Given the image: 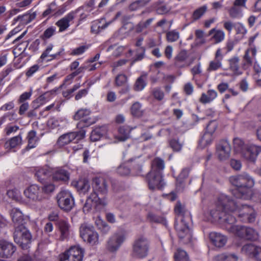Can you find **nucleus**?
Instances as JSON below:
<instances>
[{
	"instance_id": "obj_53",
	"label": "nucleus",
	"mask_w": 261,
	"mask_h": 261,
	"mask_svg": "<svg viewBox=\"0 0 261 261\" xmlns=\"http://www.w3.org/2000/svg\"><path fill=\"white\" fill-rule=\"evenodd\" d=\"M169 144L174 151H179L181 150L183 143L180 142L178 140L173 139L170 141Z\"/></svg>"
},
{
	"instance_id": "obj_45",
	"label": "nucleus",
	"mask_w": 261,
	"mask_h": 261,
	"mask_svg": "<svg viewBox=\"0 0 261 261\" xmlns=\"http://www.w3.org/2000/svg\"><path fill=\"white\" fill-rule=\"evenodd\" d=\"M190 172V169L186 168L182 169L178 177L177 178V186H182L183 180L187 178Z\"/></svg>"
},
{
	"instance_id": "obj_15",
	"label": "nucleus",
	"mask_w": 261,
	"mask_h": 261,
	"mask_svg": "<svg viewBox=\"0 0 261 261\" xmlns=\"http://www.w3.org/2000/svg\"><path fill=\"white\" fill-rule=\"evenodd\" d=\"M16 250V247L13 243L4 240L0 241V257L10 258Z\"/></svg>"
},
{
	"instance_id": "obj_63",
	"label": "nucleus",
	"mask_w": 261,
	"mask_h": 261,
	"mask_svg": "<svg viewBox=\"0 0 261 261\" xmlns=\"http://www.w3.org/2000/svg\"><path fill=\"white\" fill-rule=\"evenodd\" d=\"M56 31V28L51 27L47 29L43 33V36L45 38L48 39L51 37Z\"/></svg>"
},
{
	"instance_id": "obj_40",
	"label": "nucleus",
	"mask_w": 261,
	"mask_h": 261,
	"mask_svg": "<svg viewBox=\"0 0 261 261\" xmlns=\"http://www.w3.org/2000/svg\"><path fill=\"white\" fill-rule=\"evenodd\" d=\"M257 246L252 244H248L243 246L242 251L246 255L254 257Z\"/></svg>"
},
{
	"instance_id": "obj_43",
	"label": "nucleus",
	"mask_w": 261,
	"mask_h": 261,
	"mask_svg": "<svg viewBox=\"0 0 261 261\" xmlns=\"http://www.w3.org/2000/svg\"><path fill=\"white\" fill-rule=\"evenodd\" d=\"M213 139V135L205 132L202 138L199 141V144L202 147H204L210 145Z\"/></svg>"
},
{
	"instance_id": "obj_10",
	"label": "nucleus",
	"mask_w": 261,
	"mask_h": 261,
	"mask_svg": "<svg viewBox=\"0 0 261 261\" xmlns=\"http://www.w3.org/2000/svg\"><path fill=\"white\" fill-rule=\"evenodd\" d=\"M57 199L59 206L65 211H70L74 206L73 197L69 191H61L57 195Z\"/></svg>"
},
{
	"instance_id": "obj_44",
	"label": "nucleus",
	"mask_w": 261,
	"mask_h": 261,
	"mask_svg": "<svg viewBox=\"0 0 261 261\" xmlns=\"http://www.w3.org/2000/svg\"><path fill=\"white\" fill-rule=\"evenodd\" d=\"M40 189L41 193L46 197V195L50 194L55 191V186L52 183L44 184Z\"/></svg>"
},
{
	"instance_id": "obj_6",
	"label": "nucleus",
	"mask_w": 261,
	"mask_h": 261,
	"mask_svg": "<svg viewBox=\"0 0 261 261\" xmlns=\"http://www.w3.org/2000/svg\"><path fill=\"white\" fill-rule=\"evenodd\" d=\"M175 228L180 242L183 244L190 243L192 239V231L188 226V221L184 219L176 222Z\"/></svg>"
},
{
	"instance_id": "obj_39",
	"label": "nucleus",
	"mask_w": 261,
	"mask_h": 261,
	"mask_svg": "<svg viewBox=\"0 0 261 261\" xmlns=\"http://www.w3.org/2000/svg\"><path fill=\"white\" fill-rule=\"evenodd\" d=\"M174 257L176 261H187L189 259L187 252L180 248L177 249Z\"/></svg>"
},
{
	"instance_id": "obj_16",
	"label": "nucleus",
	"mask_w": 261,
	"mask_h": 261,
	"mask_svg": "<svg viewBox=\"0 0 261 261\" xmlns=\"http://www.w3.org/2000/svg\"><path fill=\"white\" fill-rule=\"evenodd\" d=\"M90 113V111L88 109H82L76 112L73 116V119L75 120H81V122L85 123L84 126H88L93 123L89 118H87Z\"/></svg>"
},
{
	"instance_id": "obj_5",
	"label": "nucleus",
	"mask_w": 261,
	"mask_h": 261,
	"mask_svg": "<svg viewBox=\"0 0 261 261\" xmlns=\"http://www.w3.org/2000/svg\"><path fill=\"white\" fill-rule=\"evenodd\" d=\"M13 237L15 242L23 249H28L32 238L30 231L23 224L15 226Z\"/></svg>"
},
{
	"instance_id": "obj_23",
	"label": "nucleus",
	"mask_w": 261,
	"mask_h": 261,
	"mask_svg": "<svg viewBox=\"0 0 261 261\" xmlns=\"http://www.w3.org/2000/svg\"><path fill=\"white\" fill-rule=\"evenodd\" d=\"M164 168V161L160 158L156 157L151 161V170L150 171L162 174V171H163Z\"/></svg>"
},
{
	"instance_id": "obj_20",
	"label": "nucleus",
	"mask_w": 261,
	"mask_h": 261,
	"mask_svg": "<svg viewBox=\"0 0 261 261\" xmlns=\"http://www.w3.org/2000/svg\"><path fill=\"white\" fill-rule=\"evenodd\" d=\"M71 185L75 187L77 190L83 194L87 193L90 189V186L88 181L85 179H80L77 181H73Z\"/></svg>"
},
{
	"instance_id": "obj_41",
	"label": "nucleus",
	"mask_w": 261,
	"mask_h": 261,
	"mask_svg": "<svg viewBox=\"0 0 261 261\" xmlns=\"http://www.w3.org/2000/svg\"><path fill=\"white\" fill-rule=\"evenodd\" d=\"M28 145L27 147L31 149L35 147L36 142L37 141V137L36 136V132L34 130L30 131L28 135Z\"/></svg>"
},
{
	"instance_id": "obj_8",
	"label": "nucleus",
	"mask_w": 261,
	"mask_h": 261,
	"mask_svg": "<svg viewBox=\"0 0 261 261\" xmlns=\"http://www.w3.org/2000/svg\"><path fill=\"white\" fill-rule=\"evenodd\" d=\"M80 236L84 241L92 246L98 244L99 235L92 226L82 224L80 227Z\"/></svg>"
},
{
	"instance_id": "obj_14",
	"label": "nucleus",
	"mask_w": 261,
	"mask_h": 261,
	"mask_svg": "<svg viewBox=\"0 0 261 261\" xmlns=\"http://www.w3.org/2000/svg\"><path fill=\"white\" fill-rule=\"evenodd\" d=\"M230 152L231 146L227 141L221 140L217 144L216 154L220 161H224L228 159L230 156Z\"/></svg>"
},
{
	"instance_id": "obj_9",
	"label": "nucleus",
	"mask_w": 261,
	"mask_h": 261,
	"mask_svg": "<svg viewBox=\"0 0 261 261\" xmlns=\"http://www.w3.org/2000/svg\"><path fill=\"white\" fill-rule=\"evenodd\" d=\"M84 253V250L79 246H72L60 255V261H82Z\"/></svg>"
},
{
	"instance_id": "obj_54",
	"label": "nucleus",
	"mask_w": 261,
	"mask_h": 261,
	"mask_svg": "<svg viewBox=\"0 0 261 261\" xmlns=\"http://www.w3.org/2000/svg\"><path fill=\"white\" fill-rule=\"evenodd\" d=\"M249 49L246 50L243 59L244 63L242 64V68L246 69L252 65V61L249 55Z\"/></svg>"
},
{
	"instance_id": "obj_55",
	"label": "nucleus",
	"mask_w": 261,
	"mask_h": 261,
	"mask_svg": "<svg viewBox=\"0 0 261 261\" xmlns=\"http://www.w3.org/2000/svg\"><path fill=\"white\" fill-rule=\"evenodd\" d=\"M229 14L231 17L236 18L241 15L242 10L240 8L233 5L229 9Z\"/></svg>"
},
{
	"instance_id": "obj_13",
	"label": "nucleus",
	"mask_w": 261,
	"mask_h": 261,
	"mask_svg": "<svg viewBox=\"0 0 261 261\" xmlns=\"http://www.w3.org/2000/svg\"><path fill=\"white\" fill-rule=\"evenodd\" d=\"M25 196L32 201H40L45 198L41 192L40 188L36 185H32L24 191Z\"/></svg>"
},
{
	"instance_id": "obj_2",
	"label": "nucleus",
	"mask_w": 261,
	"mask_h": 261,
	"mask_svg": "<svg viewBox=\"0 0 261 261\" xmlns=\"http://www.w3.org/2000/svg\"><path fill=\"white\" fill-rule=\"evenodd\" d=\"M92 192L87 197L86 202L83 206V211L88 213L93 208L95 211H100L105 207L107 202L105 197L99 198V194L105 196L108 191V185L107 180L102 177H95L92 181Z\"/></svg>"
},
{
	"instance_id": "obj_18",
	"label": "nucleus",
	"mask_w": 261,
	"mask_h": 261,
	"mask_svg": "<svg viewBox=\"0 0 261 261\" xmlns=\"http://www.w3.org/2000/svg\"><path fill=\"white\" fill-rule=\"evenodd\" d=\"M209 238L212 243L218 248L223 247L227 242L226 237L220 233L211 232L209 234Z\"/></svg>"
},
{
	"instance_id": "obj_30",
	"label": "nucleus",
	"mask_w": 261,
	"mask_h": 261,
	"mask_svg": "<svg viewBox=\"0 0 261 261\" xmlns=\"http://www.w3.org/2000/svg\"><path fill=\"white\" fill-rule=\"evenodd\" d=\"M174 212L178 217H181V219H184L187 221L190 220L189 216L185 215L188 213L187 211L186 210L184 206L182 205L180 202H177L174 207Z\"/></svg>"
},
{
	"instance_id": "obj_61",
	"label": "nucleus",
	"mask_w": 261,
	"mask_h": 261,
	"mask_svg": "<svg viewBox=\"0 0 261 261\" xmlns=\"http://www.w3.org/2000/svg\"><path fill=\"white\" fill-rule=\"evenodd\" d=\"M88 47L86 45H82L72 50L70 55L72 56H77L83 54Z\"/></svg>"
},
{
	"instance_id": "obj_57",
	"label": "nucleus",
	"mask_w": 261,
	"mask_h": 261,
	"mask_svg": "<svg viewBox=\"0 0 261 261\" xmlns=\"http://www.w3.org/2000/svg\"><path fill=\"white\" fill-rule=\"evenodd\" d=\"M7 194L9 197L15 200H18L20 199V192L15 188L8 190Z\"/></svg>"
},
{
	"instance_id": "obj_32",
	"label": "nucleus",
	"mask_w": 261,
	"mask_h": 261,
	"mask_svg": "<svg viewBox=\"0 0 261 261\" xmlns=\"http://www.w3.org/2000/svg\"><path fill=\"white\" fill-rule=\"evenodd\" d=\"M217 96V93L214 90H209L206 94L202 93L199 101L202 103H206L213 101Z\"/></svg>"
},
{
	"instance_id": "obj_4",
	"label": "nucleus",
	"mask_w": 261,
	"mask_h": 261,
	"mask_svg": "<svg viewBox=\"0 0 261 261\" xmlns=\"http://www.w3.org/2000/svg\"><path fill=\"white\" fill-rule=\"evenodd\" d=\"M234 148L246 160L254 163L261 152V146L253 144H245L244 141L238 138L233 139Z\"/></svg>"
},
{
	"instance_id": "obj_29",
	"label": "nucleus",
	"mask_w": 261,
	"mask_h": 261,
	"mask_svg": "<svg viewBox=\"0 0 261 261\" xmlns=\"http://www.w3.org/2000/svg\"><path fill=\"white\" fill-rule=\"evenodd\" d=\"M57 225L61 232V237L63 240L68 236L69 225L66 220L63 219L59 220Z\"/></svg>"
},
{
	"instance_id": "obj_28",
	"label": "nucleus",
	"mask_w": 261,
	"mask_h": 261,
	"mask_svg": "<svg viewBox=\"0 0 261 261\" xmlns=\"http://www.w3.org/2000/svg\"><path fill=\"white\" fill-rule=\"evenodd\" d=\"M240 59L238 57H234L228 61L230 70L233 72L234 75H239L242 74L239 66Z\"/></svg>"
},
{
	"instance_id": "obj_56",
	"label": "nucleus",
	"mask_w": 261,
	"mask_h": 261,
	"mask_svg": "<svg viewBox=\"0 0 261 261\" xmlns=\"http://www.w3.org/2000/svg\"><path fill=\"white\" fill-rule=\"evenodd\" d=\"M218 126L217 122L215 121H210L206 126L205 132L213 135Z\"/></svg>"
},
{
	"instance_id": "obj_27",
	"label": "nucleus",
	"mask_w": 261,
	"mask_h": 261,
	"mask_svg": "<svg viewBox=\"0 0 261 261\" xmlns=\"http://www.w3.org/2000/svg\"><path fill=\"white\" fill-rule=\"evenodd\" d=\"M10 214L15 227L23 224L22 222L24 220L23 216L20 211L17 208H14L11 210Z\"/></svg>"
},
{
	"instance_id": "obj_59",
	"label": "nucleus",
	"mask_w": 261,
	"mask_h": 261,
	"mask_svg": "<svg viewBox=\"0 0 261 261\" xmlns=\"http://www.w3.org/2000/svg\"><path fill=\"white\" fill-rule=\"evenodd\" d=\"M127 80V76L125 74H120L115 78V84L117 86H121L126 83Z\"/></svg>"
},
{
	"instance_id": "obj_12",
	"label": "nucleus",
	"mask_w": 261,
	"mask_h": 261,
	"mask_svg": "<svg viewBox=\"0 0 261 261\" xmlns=\"http://www.w3.org/2000/svg\"><path fill=\"white\" fill-rule=\"evenodd\" d=\"M124 235L120 232L115 233L108 239L106 248L111 252H116L118 250L125 240Z\"/></svg>"
},
{
	"instance_id": "obj_35",
	"label": "nucleus",
	"mask_w": 261,
	"mask_h": 261,
	"mask_svg": "<svg viewBox=\"0 0 261 261\" xmlns=\"http://www.w3.org/2000/svg\"><path fill=\"white\" fill-rule=\"evenodd\" d=\"M147 75H142L139 77L134 85V90L137 91L142 90L146 86Z\"/></svg>"
},
{
	"instance_id": "obj_1",
	"label": "nucleus",
	"mask_w": 261,
	"mask_h": 261,
	"mask_svg": "<svg viewBox=\"0 0 261 261\" xmlns=\"http://www.w3.org/2000/svg\"><path fill=\"white\" fill-rule=\"evenodd\" d=\"M212 217L221 224H234L236 217L241 222L252 223L256 215L253 208L247 205L239 204L227 196L219 198L217 209L210 212Z\"/></svg>"
},
{
	"instance_id": "obj_47",
	"label": "nucleus",
	"mask_w": 261,
	"mask_h": 261,
	"mask_svg": "<svg viewBox=\"0 0 261 261\" xmlns=\"http://www.w3.org/2000/svg\"><path fill=\"white\" fill-rule=\"evenodd\" d=\"M245 239L252 241L256 240L258 239V233L253 228L247 227Z\"/></svg>"
},
{
	"instance_id": "obj_31",
	"label": "nucleus",
	"mask_w": 261,
	"mask_h": 261,
	"mask_svg": "<svg viewBox=\"0 0 261 261\" xmlns=\"http://www.w3.org/2000/svg\"><path fill=\"white\" fill-rule=\"evenodd\" d=\"M208 36H212V39L215 40V43H218L224 39L225 34L224 32L220 30H217L215 28L211 29L208 33Z\"/></svg>"
},
{
	"instance_id": "obj_22",
	"label": "nucleus",
	"mask_w": 261,
	"mask_h": 261,
	"mask_svg": "<svg viewBox=\"0 0 261 261\" xmlns=\"http://www.w3.org/2000/svg\"><path fill=\"white\" fill-rule=\"evenodd\" d=\"M69 173L63 169H59L52 174L53 180L55 181L66 182L69 179Z\"/></svg>"
},
{
	"instance_id": "obj_7",
	"label": "nucleus",
	"mask_w": 261,
	"mask_h": 261,
	"mask_svg": "<svg viewBox=\"0 0 261 261\" xmlns=\"http://www.w3.org/2000/svg\"><path fill=\"white\" fill-rule=\"evenodd\" d=\"M149 250V242L146 238L140 237L136 239L132 246V256L139 258L146 257Z\"/></svg>"
},
{
	"instance_id": "obj_58",
	"label": "nucleus",
	"mask_w": 261,
	"mask_h": 261,
	"mask_svg": "<svg viewBox=\"0 0 261 261\" xmlns=\"http://www.w3.org/2000/svg\"><path fill=\"white\" fill-rule=\"evenodd\" d=\"M21 143V137L18 135L12 138L9 141V145L11 148H14Z\"/></svg>"
},
{
	"instance_id": "obj_49",
	"label": "nucleus",
	"mask_w": 261,
	"mask_h": 261,
	"mask_svg": "<svg viewBox=\"0 0 261 261\" xmlns=\"http://www.w3.org/2000/svg\"><path fill=\"white\" fill-rule=\"evenodd\" d=\"M217 261H237L238 257L234 254H222L217 256Z\"/></svg>"
},
{
	"instance_id": "obj_26",
	"label": "nucleus",
	"mask_w": 261,
	"mask_h": 261,
	"mask_svg": "<svg viewBox=\"0 0 261 261\" xmlns=\"http://www.w3.org/2000/svg\"><path fill=\"white\" fill-rule=\"evenodd\" d=\"M77 135L72 132L64 134L60 136L58 140V144L60 146H63L70 143L76 139Z\"/></svg>"
},
{
	"instance_id": "obj_34",
	"label": "nucleus",
	"mask_w": 261,
	"mask_h": 261,
	"mask_svg": "<svg viewBox=\"0 0 261 261\" xmlns=\"http://www.w3.org/2000/svg\"><path fill=\"white\" fill-rule=\"evenodd\" d=\"M131 129L128 126H123L119 127V134L117 139L120 141H125L129 137Z\"/></svg>"
},
{
	"instance_id": "obj_38",
	"label": "nucleus",
	"mask_w": 261,
	"mask_h": 261,
	"mask_svg": "<svg viewBox=\"0 0 261 261\" xmlns=\"http://www.w3.org/2000/svg\"><path fill=\"white\" fill-rule=\"evenodd\" d=\"M147 220L150 223L165 224V218L161 216L156 215L152 213H149L147 216Z\"/></svg>"
},
{
	"instance_id": "obj_62",
	"label": "nucleus",
	"mask_w": 261,
	"mask_h": 261,
	"mask_svg": "<svg viewBox=\"0 0 261 261\" xmlns=\"http://www.w3.org/2000/svg\"><path fill=\"white\" fill-rule=\"evenodd\" d=\"M91 83H88V88L87 89H82L80 90L78 93L76 94L75 96V99L76 100H78L80 99L81 98H82L84 96H85L88 92L89 88L91 86Z\"/></svg>"
},
{
	"instance_id": "obj_21",
	"label": "nucleus",
	"mask_w": 261,
	"mask_h": 261,
	"mask_svg": "<svg viewBox=\"0 0 261 261\" xmlns=\"http://www.w3.org/2000/svg\"><path fill=\"white\" fill-rule=\"evenodd\" d=\"M226 228L230 232H233L238 237L244 238L247 227L244 226L234 225L233 224H223Z\"/></svg>"
},
{
	"instance_id": "obj_60",
	"label": "nucleus",
	"mask_w": 261,
	"mask_h": 261,
	"mask_svg": "<svg viewBox=\"0 0 261 261\" xmlns=\"http://www.w3.org/2000/svg\"><path fill=\"white\" fill-rule=\"evenodd\" d=\"M81 87V85L80 84H75L73 86V87L70 89H68L65 91L63 92V95L64 97H65L67 99H69L71 96V94L75 91L76 90H77L80 87Z\"/></svg>"
},
{
	"instance_id": "obj_48",
	"label": "nucleus",
	"mask_w": 261,
	"mask_h": 261,
	"mask_svg": "<svg viewBox=\"0 0 261 261\" xmlns=\"http://www.w3.org/2000/svg\"><path fill=\"white\" fill-rule=\"evenodd\" d=\"M149 1L138 0L131 3L129 6V9L131 11H135L140 7L144 6L148 4Z\"/></svg>"
},
{
	"instance_id": "obj_50",
	"label": "nucleus",
	"mask_w": 261,
	"mask_h": 261,
	"mask_svg": "<svg viewBox=\"0 0 261 261\" xmlns=\"http://www.w3.org/2000/svg\"><path fill=\"white\" fill-rule=\"evenodd\" d=\"M206 9V6H203L195 10L192 16L193 19L194 21L199 19L205 13Z\"/></svg>"
},
{
	"instance_id": "obj_11",
	"label": "nucleus",
	"mask_w": 261,
	"mask_h": 261,
	"mask_svg": "<svg viewBox=\"0 0 261 261\" xmlns=\"http://www.w3.org/2000/svg\"><path fill=\"white\" fill-rule=\"evenodd\" d=\"M149 189H161L165 185L162 174L150 171L145 177Z\"/></svg>"
},
{
	"instance_id": "obj_19",
	"label": "nucleus",
	"mask_w": 261,
	"mask_h": 261,
	"mask_svg": "<svg viewBox=\"0 0 261 261\" xmlns=\"http://www.w3.org/2000/svg\"><path fill=\"white\" fill-rule=\"evenodd\" d=\"M223 55L221 53V49L219 48L217 50L215 59L210 62L209 66L207 68V71H215L222 67V61L223 60Z\"/></svg>"
},
{
	"instance_id": "obj_42",
	"label": "nucleus",
	"mask_w": 261,
	"mask_h": 261,
	"mask_svg": "<svg viewBox=\"0 0 261 261\" xmlns=\"http://www.w3.org/2000/svg\"><path fill=\"white\" fill-rule=\"evenodd\" d=\"M104 131L101 127L95 128L93 129L90 135V139L92 141L95 142L99 140L103 136Z\"/></svg>"
},
{
	"instance_id": "obj_3",
	"label": "nucleus",
	"mask_w": 261,
	"mask_h": 261,
	"mask_svg": "<svg viewBox=\"0 0 261 261\" xmlns=\"http://www.w3.org/2000/svg\"><path fill=\"white\" fill-rule=\"evenodd\" d=\"M229 181L236 188L232 190V195L237 198L249 199L251 197V188L254 186L253 179L247 173H243L230 177Z\"/></svg>"
},
{
	"instance_id": "obj_17",
	"label": "nucleus",
	"mask_w": 261,
	"mask_h": 261,
	"mask_svg": "<svg viewBox=\"0 0 261 261\" xmlns=\"http://www.w3.org/2000/svg\"><path fill=\"white\" fill-rule=\"evenodd\" d=\"M76 13V11H72L56 23V24L59 28L60 32L64 31L69 27V22L74 19Z\"/></svg>"
},
{
	"instance_id": "obj_52",
	"label": "nucleus",
	"mask_w": 261,
	"mask_h": 261,
	"mask_svg": "<svg viewBox=\"0 0 261 261\" xmlns=\"http://www.w3.org/2000/svg\"><path fill=\"white\" fill-rule=\"evenodd\" d=\"M152 95L158 101H161L164 97V93L160 88H155L152 90Z\"/></svg>"
},
{
	"instance_id": "obj_37",
	"label": "nucleus",
	"mask_w": 261,
	"mask_h": 261,
	"mask_svg": "<svg viewBox=\"0 0 261 261\" xmlns=\"http://www.w3.org/2000/svg\"><path fill=\"white\" fill-rule=\"evenodd\" d=\"M131 114L136 117H140L143 115V111L141 109V104L139 102H135L130 108Z\"/></svg>"
},
{
	"instance_id": "obj_24",
	"label": "nucleus",
	"mask_w": 261,
	"mask_h": 261,
	"mask_svg": "<svg viewBox=\"0 0 261 261\" xmlns=\"http://www.w3.org/2000/svg\"><path fill=\"white\" fill-rule=\"evenodd\" d=\"M188 57L187 51L185 50H181L175 58V65L179 68L186 67L187 65L185 63V62Z\"/></svg>"
},
{
	"instance_id": "obj_64",
	"label": "nucleus",
	"mask_w": 261,
	"mask_h": 261,
	"mask_svg": "<svg viewBox=\"0 0 261 261\" xmlns=\"http://www.w3.org/2000/svg\"><path fill=\"white\" fill-rule=\"evenodd\" d=\"M235 29L237 34L241 35L242 37H243L244 35L246 33V30L245 28L241 23H238L236 24Z\"/></svg>"
},
{
	"instance_id": "obj_33",
	"label": "nucleus",
	"mask_w": 261,
	"mask_h": 261,
	"mask_svg": "<svg viewBox=\"0 0 261 261\" xmlns=\"http://www.w3.org/2000/svg\"><path fill=\"white\" fill-rule=\"evenodd\" d=\"M132 162V160H129L127 162L120 165L117 168V173L120 176H126L130 174V169L129 165V162Z\"/></svg>"
},
{
	"instance_id": "obj_36",
	"label": "nucleus",
	"mask_w": 261,
	"mask_h": 261,
	"mask_svg": "<svg viewBox=\"0 0 261 261\" xmlns=\"http://www.w3.org/2000/svg\"><path fill=\"white\" fill-rule=\"evenodd\" d=\"M131 160H132V162H129V164L131 163V166L133 167V170L138 174L141 173L142 172V167L144 163V160L139 158Z\"/></svg>"
},
{
	"instance_id": "obj_51",
	"label": "nucleus",
	"mask_w": 261,
	"mask_h": 261,
	"mask_svg": "<svg viewBox=\"0 0 261 261\" xmlns=\"http://www.w3.org/2000/svg\"><path fill=\"white\" fill-rule=\"evenodd\" d=\"M179 37V33L175 31H169L166 33V38L168 42H175L178 39Z\"/></svg>"
},
{
	"instance_id": "obj_46",
	"label": "nucleus",
	"mask_w": 261,
	"mask_h": 261,
	"mask_svg": "<svg viewBox=\"0 0 261 261\" xmlns=\"http://www.w3.org/2000/svg\"><path fill=\"white\" fill-rule=\"evenodd\" d=\"M153 20V18L148 19L145 21L140 22L136 27L135 30L137 33H141L144 29L147 28L151 22Z\"/></svg>"
},
{
	"instance_id": "obj_25",
	"label": "nucleus",
	"mask_w": 261,
	"mask_h": 261,
	"mask_svg": "<svg viewBox=\"0 0 261 261\" xmlns=\"http://www.w3.org/2000/svg\"><path fill=\"white\" fill-rule=\"evenodd\" d=\"M35 175L40 182H44L50 175V172L48 167L38 168L36 169Z\"/></svg>"
}]
</instances>
